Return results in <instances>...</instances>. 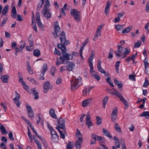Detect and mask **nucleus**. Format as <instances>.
I'll list each match as a JSON object with an SVG mask.
<instances>
[{
  "label": "nucleus",
  "instance_id": "7ed1b4c3",
  "mask_svg": "<svg viewBox=\"0 0 149 149\" xmlns=\"http://www.w3.org/2000/svg\"><path fill=\"white\" fill-rule=\"evenodd\" d=\"M81 78L79 77L71 81V89L73 91L77 88L82 84Z\"/></svg>",
  "mask_w": 149,
  "mask_h": 149
},
{
  "label": "nucleus",
  "instance_id": "c9c22d12",
  "mask_svg": "<svg viewBox=\"0 0 149 149\" xmlns=\"http://www.w3.org/2000/svg\"><path fill=\"white\" fill-rule=\"evenodd\" d=\"M50 6V3L49 0H46L45 1V5H44L43 9H48Z\"/></svg>",
  "mask_w": 149,
  "mask_h": 149
},
{
  "label": "nucleus",
  "instance_id": "680f3d73",
  "mask_svg": "<svg viewBox=\"0 0 149 149\" xmlns=\"http://www.w3.org/2000/svg\"><path fill=\"white\" fill-rule=\"evenodd\" d=\"M148 59L147 58V57H145L144 60L143 61L144 64L145 66L146 67V66H148V65L149 64V63H148Z\"/></svg>",
  "mask_w": 149,
  "mask_h": 149
},
{
  "label": "nucleus",
  "instance_id": "0eeeda50",
  "mask_svg": "<svg viewBox=\"0 0 149 149\" xmlns=\"http://www.w3.org/2000/svg\"><path fill=\"white\" fill-rule=\"evenodd\" d=\"M41 13L43 14L44 16L47 19L50 18L52 15V12L48 9H43L41 10Z\"/></svg>",
  "mask_w": 149,
  "mask_h": 149
},
{
  "label": "nucleus",
  "instance_id": "5701e85b",
  "mask_svg": "<svg viewBox=\"0 0 149 149\" xmlns=\"http://www.w3.org/2000/svg\"><path fill=\"white\" fill-rule=\"evenodd\" d=\"M11 16L13 18H15L16 17V15L17 14V13L16 9L15 6H14L13 7L12 10Z\"/></svg>",
  "mask_w": 149,
  "mask_h": 149
},
{
  "label": "nucleus",
  "instance_id": "c85d7f7f",
  "mask_svg": "<svg viewBox=\"0 0 149 149\" xmlns=\"http://www.w3.org/2000/svg\"><path fill=\"white\" fill-rule=\"evenodd\" d=\"M32 94L33 95L35 96L34 97L35 99H37L38 98L39 96L38 94H39L38 92L37 91L35 90V88L32 89Z\"/></svg>",
  "mask_w": 149,
  "mask_h": 149
},
{
  "label": "nucleus",
  "instance_id": "473e14b6",
  "mask_svg": "<svg viewBox=\"0 0 149 149\" xmlns=\"http://www.w3.org/2000/svg\"><path fill=\"white\" fill-rule=\"evenodd\" d=\"M33 54L35 56L38 57L40 55V51L38 49H35L33 51Z\"/></svg>",
  "mask_w": 149,
  "mask_h": 149
},
{
  "label": "nucleus",
  "instance_id": "b1692460",
  "mask_svg": "<svg viewBox=\"0 0 149 149\" xmlns=\"http://www.w3.org/2000/svg\"><path fill=\"white\" fill-rule=\"evenodd\" d=\"M140 117L144 116L147 119H149V111H144L141 114Z\"/></svg>",
  "mask_w": 149,
  "mask_h": 149
},
{
  "label": "nucleus",
  "instance_id": "79ce46f5",
  "mask_svg": "<svg viewBox=\"0 0 149 149\" xmlns=\"http://www.w3.org/2000/svg\"><path fill=\"white\" fill-rule=\"evenodd\" d=\"M21 118L25 121L26 123L30 127H31V126H32V125H31V123L30 122L29 120L27 119L23 116Z\"/></svg>",
  "mask_w": 149,
  "mask_h": 149
},
{
  "label": "nucleus",
  "instance_id": "423d86ee",
  "mask_svg": "<svg viewBox=\"0 0 149 149\" xmlns=\"http://www.w3.org/2000/svg\"><path fill=\"white\" fill-rule=\"evenodd\" d=\"M118 109L116 107H115L113 109L111 115V121L113 122H115L117 118Z\"/></svg>",
  "mask_w": 149,
  "mask_h": 149
},
{
  "label": "nucleus",
  "instance_id": "c03bdc74",
  "mask_svg": "<svg viewBox=\"0 0 149 149\" xmlns=\"http://www.w3.org/2000/svg\"><path fill=\"white\" fill-rule=\"evenodd\" d=\"M142 42L140 41H139L137 42L136 43H135L134 45V47L135 48H138L140 47Z\"/></svg>",
  "mask_w": 149,
  "mask_h": 149
},
{
  "label": "nucleus",
  "instance_id": "39448f33",
  "mask_svg": "<svg viewBox=\"0 0 149 149\" xmlns=\"http://www.w3.org/2000/svg\"><path fill=\"white\" fill-rule=\"evenodd\" d=\"M26 109L28 112V116L30 117L31 119H33L34 118V113L30 105H27L26 106Z\"/></svg>",
  "mask_w": 149,
  "mask_h": 149
},
{
  "label": "nucleus",
  "instance_id": "338daca9",
  "mask_svg": "<svg viewBox=\"0 0 149 149\" xmlns=\"http://www.w3.org/2000/svg\"><path fill=\"white\" fill-rule=\"evenodd\" d=\"M124 14L125 13L123 12H120L118 13L117 14L118 17L120 18V17H122Z\"/></svg>",
  "mask_w": 149,
  "mask_h": 149
},
{
  "label": "nucleus",
  "instance_id": "6ab92c4d",
  "mask_svg": "<svg viewBox=\"0 0 149 149\" xmlns=\"http://www.w3.org/2000/svg\"><path fill=\"white\" fill-rule=\"evenodd\" d=\"M103 134L108 137L109 138L112 139L111 135L110 134L109 132L107 130L103 128Z\"/></svg>",
  "mask_w": 149,
  "mask_h": 149
},
{
  "label": "nucleus",
  "instance_id": "13d9d810",
  "mask_svg": "<svg viewBox=\"0 0 149 149\" xmlns=\"http://www.w3.org/2000/svg\"><path fill=\"white\" fill-rule=\"evenodd\" d=\"M118 46V50L117 51L119 53L121 52L123 49V48L121 46H120L118 45H117Z\"/></svg>",
  "mask_w": 149,
  "mask_h": 149
},
{
  "label": "nucleus",
  "instance_id": "8fccbe9b",
  "mask_svg": "<svg viewBox=\"0 0 149 149\" xmlns=\"http://www.w3.org/2000/svg\"><path fill=\"white\" fill-rule=\"evenodd\" d=\"M115 94L120 98V100L123 98L122 94L118 92H117L116 93H115Z\"/></svg>",
  "mask_w": 149,
  "mask_h": 149
},
{
  "label": "nucleus",
  "instance_id": "603ef678",
  "mask_svg": "<svg viewBox=\"0 0 149 149\" xmlns=\"http://www.w3.org/2000/svg\"><path fill=\"white\" fill-rule=\"evenodd\" d=\"M15 93H16L17 95L13 99L14 101L18 100L20 98V95L17 93V91H15Z\"/></svg>",
  "mask_w": 149,
  "mask_h": 149
},
{
  "label": "nucleus",
  "instance_id": "774afa93",
  "mask_svg": "<svg viewBox=\"0 0 149 149\" xmlns=\"http://www.w3.org/2000/svg\"><path fill=\"white\" fill-rule=\"evenodd\" d=\"M120 20V18L118 17H116L113 20V21L114 23L118 22Z\"/></svg>",
  "mask_w": 149,
  "mask_h": 149
},
{
  "label": "nucleus",
  "instance_id": "5fc2aeb1",
  "mask_svg": "<svg viewBox=\"0 0 149 149\" xmlns=\"http://www.w3.org/2000/svg\"><path fill=\"white\" fill-rule=\"evenodd\" d=\"M98 70L101 73H103L105 75H106V73L104 70L101 67L100 68H97Z\"/></svg>",
  "mask_w": 149,
  "mask_h": 149
},
{
  "label": "nucleus",
  "instance_id": "4468645a",
  "mask_svg": "<svg viewBox=\"0 0 149 149\" xmlns=\"http://www.w3.org/2000/svg\"><path fill=\"white\" fill-rule=\"evenodd\" d=\"M67 70L68 71H72L75 67V64L74 62H69L67 66Z\"/></svg>",
  "mask_w": 149,
  "mask_h": 149
},
{
  "label": "nucleus",
  "instance_id": "4c0bfd02",
  "mask_svg": "<svg viewBox=\"0 0 149 149\" xmlns=\"http://www.w3.org/2000/svg\"><path fill=\"white\" fill-rule=\"evenodd\" d=\"M120 63V61H116L115 64V68L116 70V72L117 73L119 72V67Z\"/></svg>",
  "mask_w": 149,
  "mask_h": 149
},
{
  "label": "nucleus",
  "instance_id": "49530a36",
  "mask_svg": "<svg viewBox=\"0 0 149 149\" xmlns=\"http://www.w3.org/2000/svg\"><path fill=\"white\" fill-rule=\"evenodd\" d=\"M8 136L9 139L12 141H14V138L13 136V134L12 132L11 131H9V132L8 134Z\"/></svg>",
  "mask_w": 149,
  "mask_h": 149
},
{
  "label": "nucleus",
  "instance_id": "dca6fc26",
  "mask_svg": "<svg viewBox=\"0 0 149 149\" xmlns=\"http://www.w3.org/2000/svg\"><path fill=\"white\" fill-rule=\"evenodd\" d=\"M111 6V3L109 1L107 2L105 7L104 12L107 15L109 13L110 8Z\"/></svg>",
  "mask_w": 149,
  "mask_h": 149
},
{
  "label": "nucleus",
  "instance_id": "864d4df0",
  "mask_svg": "<svg viewBox=\"0 0 149 149\" xmlns=\"http://www.w3.org/2000/svg\"><path fill=\"white\" fill-rule=\"evenodd\" d=\"M40 13L38 12L37 11L36 13V21L38 20H40Z\"/></svg>",
  "mask_w": 149,
  "mask_h": 149
},
{
  "label": "nucleus",
  "instance_id": "de8ad7c7",
  "mask_svg": "<svg viewBox=\"0 0 149 149\" xmlns=\"http://www.w3.org/2000/svg\"><path fill=\"white\" fill-rule=\"evenodd\" d=\"M149 85V81L146 78L145 79L144 83L143 84V86L144 87H146Z\"/></svg>",
  "mask_w": 149,
  "mask_h": 149
},
{
  "label": "nucleus",
  "instance_id": "3c124183",
  "mask_svg": "<svg viewBox=\"0 0 149 149\" xmlns=\"http://www.w3.org/2000/svg\"><path fill=\"white\" fill-rule=\"evenodd\" d=\"M94 88V86H91L90 87H88V88H86V92L87 93L88 95L90 92V90L93 88Z\"/></svg>",
  "mask_w": 149,
  "mask_h": 149
},
{
  "label": "nucleus",
  "instance_id": "f257e3e1",
  "mask_svg": "<svg viewBox=\"0 0 149 149\" xmlns=\"http://www.w3.org/2000/svg\"><path fill=\"white\" fill-rule=\"evenodd\" d=\"M54 31L55 33H53L54 38H56L61 35L60 39L61 41V44H58L57 45L58 48L60 49L63 52H66L67 51L66 47L65 46L70 44V42L68 40L66 39L65 34L63 31H62L61 34V30L60 27L58 25V23L57 21L54 24Z\"/></svg>",
  "mask_w": 149,
  "mask_h": 149
},
{
  "label": "nucleus",
  "instance_id": "f3484780",
  "mask_svg": "<svg viewBox=\"0 0 149 149\" xmlns=\"http://www.w3.org/2000/svg\"><path fill=\"white\" fill-rule=\"evenodd\" d=\"M9 78V76L7 75H2L1 77V79L2 82L4 83H8V79Z\"/></svg>",
  "mask_w": 149,
  "mask_h": 149
},
{
  "label": "nucleus",
  "instance_id": "a19ab883",
  "mask_svg": "<svg viewBox=\"0 0 149 149\" xmlns=\"http://www.w3.org/2000/svg\"><path fill=\"white\" fill-rule=\"evenodd\" d=\"M111 80V77H108L106 79V81L107 82V83L110 85L111 87H113L114 86V85L113 84V82H111L110 81Z\"/></svg>",
  "mask_w": 149,
  "mask_h": 149
},
{
  "label": "nucleus",
  "instance_id": "2f4dec72",
  "mask_svg": "<svg viewBox=\"0 0 149 149\" xmlns=\"http://www.w3.org/2000/svg\"><path fill=\"white\" fill-rule=\"evenodd\" d=\"M93 134L95 135V137L96 140H97L99 141H101L103 143L104 142V140L102 137L97 135L95 134Z\"/></svg>",
  "mask_w": 149,
  "mask_h": 149
},
{
  "label": "nucleus",
  "instance_id": "2eb2a0df",
  "mask_svg": "<svg viewBox=\"0 0 149 149\" xmlns=\"http://www.w3.org/2000/svg\"><path fill=\"white\" fill-rule=\"evenodd\" d=\"M50 84L49 82V81H47L45 83L43 86V90L44 93H47L48 91Z\"/></svg>",
  "mask_w": 149,
  "mask_h": 149
},
{
  "label": "nucleus",
  "instance_id": "e2e57ef3",
  "mask_svg": "<svg viewBox=\"0 0 149 149\" xmlns=\"http://www.w3.org/2000/svg\"><path fill=\"white\" fill-rule=\"evenodd\" d=\"M115 84L118 85V84H119L122 83L120 81H118L116 78H115L114 79V80Z\"/></svg>",
  "mask_w": 149,
  "mask_h": 149
},
{
  "label": "nucleus",
  "instance_id": "ddd939ff",
  "mask_svg": "<svg viewBox=\"0 0 149 149\" xmlns=\"http://www.w3.org/2000/svg\"><path fill=\"white\" fill-rule=\"evenodd\" d=\"M90 72L93 76L97 80L99 81L100 80V77L97 72L93 70V69L91 70V69Z\"/></svg>",
  "mask_w": 149,
  "mask_h": 149
},
{
  "label": "nucleus",
  "instance_id": "69168bd1",
  "mask_svg": "<svg viewBox=\"0 0 149 149\" xmlns=\"http://www.w3.org/2000/svg\"><path fill=\"white\" fill-rule=\"evenodd\" d=\"M121 27V25L120 24H118L115 26V28L118 31L120 30Z\"/></svg>",
  "mask_w": 149,
  "mask_h": 149
},
{
  "label": "nucleus",
  "instance_id": "bb28decb",
  "mask_svg": "<svg viewBox=\"0 0 149 149\" xmlns=\"http://www.w3.org/2000/svg\"><path fill=\"white\" fill-rule=\"evenodd\" d=\"M8 7L9 6L8 5H6L4 7L2 10L1 16L3 15H5L6 14L9 10Z\"/></svg>",
  "mask_w": 149,
  "mask_h": 149
},
{
  "label": "nucleus",
  "instance_id": "cd10ccee",
  "mask_svg": "<svg viewBox=\"0 0 149 149\" xmlns=\"http://www.w3.org/2000/svg\"><path fill=\"white\" fill-rule=\"evenodd\" d=\"M38 27L42 31L44 30L45 29L44 27L41 22V20H38L36 21Z\"/></svg>",
  "mask_w": 149,
  "mask_h": 149
},
{
  "label": "nucleus",
  "instance_id": "37998d69",
  "mask_svg": "<svg viewBox=\"0 0 149 149\" xmlns=\"http://www.w3.org/2000/svg\"><path fill=\"white\" fill-rule=\"evenodd\" d=\"M1 105L3 107V109L5 111H6L7 108V104L5 102H3L1 103Z\"/></svg>",
  "mask_w": 149,
  "mask_h": 149
},
{
  "label": "nucleus",
  "instance_id": "e433bc0d",
  "mask_svg": "<svg viewBox=\"0 0 149 149\" xmlns=\"http://www.w3.org/2000/svg\"><path fill=\"white\" fill-rule=\"evenodd\" d=\"M96 119L97 120L96 124L99 125L102 122V119L99 116H96Z\"/></svg>",
  "mask_w": 149,
  "mask_h": 149
},
{
  "label": "nucleus",
  "instance_id": "58836bf2",
  "mask_svg": "<svg viewBox=\"0 0 149 149\" xmlns=\"http://www.w3.org/2000/svg\"><path fill=\"white\" fill-rule=\"evenodd\" d=\"M95 135L93 134H91V136L92 138V139L91 141V144H94L96 143V139L95 137Z\"/></svg>",
  "mask_w": 149,
  "mask_h": 149
},
{
  "label": "nucleus",
  "instance_id": "4d7b16f0",
  "mask_svg": "<svg viewBox=\"0 0 149 149\" xmlns=\"http://www.w3.org/2000/svg\"><path fill=\"white\" fill-rule=\"evenodd\" d=\"M11 47L13 49L16 48L17 47V43L15 41H13L11 43Z\"/></svg>",
  "mask_w": 149,
  "mask_h": 149
},
{
  "label": "nucleus",
  "instance_id": "a211bd4d",
  "mask_svg": "<svg viewBox=\"0 0 149 149\" xmlns=\"http://www.w3.org/2000/svg\"><path fill=\"white\" fill-rule=\"evenodd\" d=\"M53 136H51V139L52 141L54 142H57L58 141L59 139V136L56 133L53 135Z\"/></svg>",
  "mask_w": 149,
  "mask_h": 149
},
{
  "label": "nucleus",
  "instance_id": "052dcab7",
  "mask_svg": "<svg viewBox=\"0 0 149 149\" xmlns=\"http://www.w3.org/2000/svg\"><path fill=\"white\" fill-rule=\"evenodd\" d=\"M8 20V18L7 17H6L5 18H4L3 20L2 21V23L1 24V26H4V24L6 23L7 21Z\"/></svg>",
  "mask_w": 149,
  "mask_h": 149
},
{
  "label": "nucleus",
  "instance_id": "6e6552de",
  "mask_svg": "<svg viewBox=\"0 0 149 149\" xmlns=\"http://www.w3.org/2000/svg\"><path fill=\"white\" fill-rule=\"evenodd\" d=\"M47 69V65L46 63H45L43 65V68H42L41 70V74L40 75L39 79L40 80H43L45 78L43 77L44 74H45L46 71Z\"/></svg>",
  "mask_w": 149,
  "mask_h": 149
},
{
  "label": "nucleus",
  "instance_id": "393cba45",
  "mask_svg": "<svg viewBox=\"0 0 149 149\" xmlns=\"http://www.w3.org/2000/svg\"><path fill=\"white\" fill-rule=\"evenodd\" d=\"M1 132L2 134H6L8 132L3 125L1 124Z\"/></svg>",
  "mask_w": 149,
  "mask_h": 149
},
{
  "label": "nucleus",
  "instance_id": "c756f323",
  "mask_svg": "<svg viewBox=\"0 0 149 149\" xmlns=\"http://www.w3.org/2000/svg\"><path fill=\"white\" fill-rule=\"evenodd\" d=\"M32 34H31L30 36L28 38V40L29 42V45L30 47H33L34 43L33 42V40L32 37Z\"/></svg>",
  "mask_w": 149,
  "mask_h": 149
},
{
  "label": "nucleus",
  "instance_id": "f704fd0d",
  "mask_svg": "<svg viewBox=\"0 0 149 149\" xmlns=\"http://www.w3.org/2000/svg\"><path fill=\"white\" fill-rule=\"evenodd\" d=\"M73 147V143L71 141H70L68 143L66 148L67 149H72Z\"/></svg>",
  "mask_w": 149,
  "mask_h": 149
},
{
  "label": "nucleus",
  "instance_id": "f03ea898",
  "mask_svg": "<svg viewBox=\"0 0 149 149\" xmlns=\"http://www.w3.org/2000/svg\"><path fill=\"white\" fill-rule=\"evenodd\" d=\"M62 56H61L59 58L57 59L56 64L57 66L62 63L66 64L70 60L73 58V56L71 55V53L68 54L66 52H62Z\"/></svg>",
  "mask_w": 149,
  "mask_h": 149
},
{
  "label": "nucleus",
  "instance_id": "4be33fe9",
  "mask_svg": "<svg viewBox=\"0 0 149 149\" xmlns=\"http://www.w3.org/2000/svg\"><path fill=\"white\" fill-rule=\"evenodd\" d=\"M103 26V25L101 24L98 27L96 32L95 35H96V36H98L101 35V32Z\"/></svg>",
  "mask_w": 149,
  "mask_h": 149
},
{
  "label": "nucleus",
  "instance_id": "9b49d317",
  "mask_svg": "<svg viewBox=\"0 0 149 149\" xmlns=\"http://www.w3.org/2000/svg\"><path fill=\"white\" fill-rule=\"evenodd\" d=\"M82 138L81 137H79L75 143V145L76 149H80L81 147V145L82 143Z\"/></svg>",
  "mask_w": 149,
  "mask_h": 149
},
{
  "label": "nucleus",
  "instance_id": "6e6d98bb",
  "mask_svg": "<svg viewBox=\"0 0 149 149\" xmlns=\"http://www.w3.org/2000/svg\"><path fill=\"white\" fill-rule=\"evenodd\" d=\"M135 75L133 74H130L129 76V78L133 81H135Z\"/></svg>",
  "mask_w": 149,
  "mask_h": 149
},
{
  "label": "nucleus",
  "instance_id": "9d476101",
  "mask_svg": "<svg viewBox=\"0 0 149 149\" xmlns=\"http://www.w3.org/2000/svg\"><path fill=\"white\" fill-rule=\"evenodd\" d=\"M58 126L62 129L65 128V121L64 119L60 118L59 120H58Z\"/></svg>",
  "mask_w": 149,
  "mask_h": 149
},
{
  "label": "nucleus",
  "instance_id": "ea45409f",
  "mask_svg": "<svg viewBox=\"0 0 149 149\" xmlns=\"http://www.w3.org/2000/svg\"><path fill=\"white\" fill-rule=\"evenodd\" d=\"M115 128L117 132H121V128L119 126L117 123H116L115 125Z\"/></svg>",
  "mask_w": 149,
  "mask_h": 149
},
{
  "label": "nucleus",
  "instance_id": "412c9836",
  "mask_svg": "<svg viewBox=\"0 0 149 149\" xmlns=\"http://www.w3.org/2000/svg\"><path fill=\"white\" fill-rule=\"evenodd\" d=\"M49 113L51 116L54 119L57 118L55 114V111L52 108H51L49 111Z\"/></svg>",
  "mask_w": 149,
  "mask_h": 149
},
{
  "label": "nucleus",
  "instance_id": "a18cd8bd",
  "mask_svg": "<svg viewBox=\"0 0 149 149\" xmlns=\"http://www.w3.org/2000/svg\"><path fill=\"white\" fill-rule=\"evenodd\" d=\"M113 50L112 49H111L110 52L109 53V56L108 57V58H112L113 57Z\"/></svg>",
  "mask_w": 149,
  "mask_h": 149
},
{
  "label": "nucleus",
  "instance_id": "f8f14e48",
  "mask_svg": "<svg viewBox=\"0 0 149 149\" xmlns=\"http://www.w3.org/2000/svg\"><path fill=\"white\" fill-rule=\"evenodd\" d=\"M92 99L91 98L84 100L82 102V106L84 107H86L91 104Z\"/></svg>",
  "mask_w": 149,
  "mask_h": 149
},
{
  "label": "nucleus",
  "instance_id": "0e129e2a",
  "mask_svg": "<svg viewBox=\"0 0 149 149\" xmlns=\"http://www.w3.org/2000/svg\"><path fill=\"white\" fill-rule=\"evenodd\" d=\"M14 103L17 105V107H19L20 105L21 104V103H20V102L18 100H14Z\"/></svg>",
  "mask_w": 149,
  "mask_h": 149
},
{
  "label": "nucleus",
  "instance_id": "bf43d9fd",
  "mask_svg": "<svg viewBox=\"0 0 149 149\" xmlns=\"http://www.w3.org/2000/svg\"><path fill=\"white\" fill-rule=\"evenodd\" d=\"M131 60H132L133 61V59L132 58L131 56H129L125 59V61L128 63H129Z\"/></svg>",
  "mask_w": 149,
  "mask_h": 149
},
{
  "label": "nucleus",
  "instance_id": "a878e982",
  "mask_svg": "<svg viewBox=\"0 0 149 149\" xmlns=\"http://www.w3.org/2000/svg\"><path fill=\"white\" fill-rule=\"evenodd\" d=\"M113 139L115 140L116 141L115 142V144L117 148H120V147L119 143V139L116 136H114L113 137Z\"/></svg>",
  "mask_w": 149,
  "mask_h": 149
},
{
  "label": "nucleus",
  "instance_id": "7c9ffc66",
  "mask_svg": "<svg viewBox=\"0 0 149 149\" xmlns=\"http://www.w3.org/2000/svg\"><path fill=\"white\" fill-rule=\"evenodd\" d=\"M44 3V0H40L38 5L37 10H40Z\"/></svg>",
  "mask_w": 149,
  "mask_h": 149
},
{
  "label": "nucleus",
  "instance_id": "aec40b11",
  "mask_svg": "<svg viewBox=\"0 0 149 149\" xmlns=\"http://www.w3.org/2000/svg\"><path fill=\"white\" fill-rule=\"evenodd\" d=\"M132 29V26H129L127 27L123 30L122 31L123 34L127 33L129 32Z\"/></svg>",
  "mask_w": 149,
  "mask_h": 149
},
{
  "label": "nucleus",
  "instance_id": "1a4fd4ad",
  "mask_svg": "<svg viewBox=\"0 0 149 149\" xmlns=\"http://www.w3.org/2000/svg\"><path fill=\"white\" fill-rule=\"evenodd\" d=\"M86 123L89 128H90L91 127L93 126V125L91 121V120L90 116V114L89 112H88L86 116Z\"/></svg>",
  "mask_w": 149,
  "mask_h": 149
},
{
  "label": "nucleus",
  "instance_id": "20e7f679",
  "mask_svg": "<svg viewBox=\"0 0 149 149\" xmlns=\"http://www.w3.org/2000/svg\"><path fill=\"white\" fill-rule=\"evenodd\" d=\"M70 13L72 16H73L74 19L79 22L80 19V13L76 9H72L70 11Z\"/></svg>",
  "mask_w": 149,
  "mask_h": 149
},
{
  "label": "nucleus",
  "instance_id": "72a5a7b5",
  "mask_svg": "<svg viewBox=\"0 0 149 149\" xmlns=\"http://www.w3.org/2000/svg\"><path fill=\"white\" fill-rule=\"evenodd\" d=\"M31 129L32 130V131L36 135V136L38 137L40 139H42V137L39 136L38 134L37 133V132L35 130L34 127L32 126H31V127H30Z\"/></svg>",
  "mask_w": 149,
  "mask_h": 149
},
{
  "label": "nucleus",
  "instance_id": "09e8293b",
  "mask_svg": "<svg viewBox=\"0 0 149 149\" xmlns=\"http://www.w3.org/2000/svg\"><path fill=\"white\" fill-rule=\"evenodd\" d=\"M42 139H41V140L42 141V143L43 144L45 147L47 148L48 146L46 141L45 140L44 138L43 137H42Z\"/></svg>",
  "mask_w": 149,
  "mask_h": 149
}]
</instances>
